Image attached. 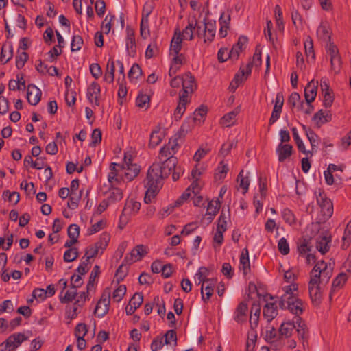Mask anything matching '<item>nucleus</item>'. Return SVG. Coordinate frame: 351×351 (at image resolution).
Wrapping results in <instances>:
<instances>
[{
    "instance_id": "obj_48",
    "label": "nucleus",
    "mask_w": 351,
    "mask_h": 351,
    "mask_svg": "<svg viewBox=\"0 0 351 351\" xmlns=\"http://www.w3.org/2000/svg\"><path fill=\"white\" fill-rule=\"evenodd\" d=\"M326 51L327 55L330 57V59L333 57L339 56V49L332 42L327 43L326 45Z\"/></svg>"
},
{
    "instance_id": "obj_37",
    "label": "nucleus",
    "mask_w": 351,
    "mask_h": 351,
    "mask_svg": "<svg viewBox=\"0 0 351 351\" xmlns=\"http://www.w3.org/2000/svg\"><path fill=\"white\" fill-rule=\"evenodd\" d=\"M100 274V268L98 265H95L89 277V280L86 285L87 292H88L92 287H94L95 278L99 276Z\"/></svg>"
},
{
    "instance_id": "obj_19",
    "label": "nucleus",
    "mask_w": 351,
    "mask_h": 351,
    "mask_svg": "<svg viewBox=\"0 0 351 351\" xmlns=\"http://www.w3.org/2000/svg\"><path fill=\"white\" fill-rule=\"evenodd\" d=\"M182 37L180 32L175 31L170 45V54L178 53L182 49Z\"/></svg>"
},
{
    "instance_id": "obj_40",
    "label": "nucleus",
    "mask_w": 351,
    "mask_h": 351,
    "mask_svg": "<svg viewBox=\"0 0 351 351\" xmlns=\"http://www.w3.org/2000/svg\"><path fill=\"white\" fill-rule=\"evenodd\" d=\"M77 295V288H72L67 290L63 297L60 296V302L62 304H66L73 301Z\"/></svg>"
},
{
    "instance_id": "obj_2",
    "label": "nucleus",
    "mask_w": 351,
    "mask_h": 351,
    "mask_svg": "<svg viewBox=\"0 0 351 351\" xmlns=\"http://www.w3.org/2000/svg\"><path fill=\"white\" fill-rule=\"evenodd\" d=\"M171 171L160 164L154 163L149 167L145 180V187L147 190L144 202L146 204L151 203L156 196L162 186V180L167 178Z\"/></svg>"
},
{
    "instance_id": "obj_61",
    "label": "nucleus",
    "mask_w": 351,
    "mask_h": 351,
    "mask_svg": "<svg viewBox=\"0 0 351 351\" xmlns=\"http://www.w3.org/2000/svg\"><path fill=\"white\" fill-rule=\"evenodd\" d=\"M88 332L87 326L84 323L78 324L75 328V335L77 338L84 337Z\"/></svg>"
},
{
    "instance_id": "obj_45",
    "label": "nucleus",
    "mask_w": 351,
    "mask_h": 351,
    "mask_svg": "<svg viewBox=\"0 0 351 351\" xmlns=\"http://www.w3.org/2000/svg\"><path fill=\"white\" fill-rule=\"evenodd\" d=\"M84 44V41L82 38L79 35H75L72 38L71 44V51H77L81 49L82 45Z\"/></svg>"
},
{
    "instance_id": "obj_54",
    "label": "nucleus",
    "mask_w": 351,
    "mask_h": 351,
    "mask_svg": "<svg viewBox=\"0 0 351 351\" xmlns=\"http://www.w3.org/2000/svg\"><path fill=\"white\" fill-rule=\"evenodd\" d=\"M331 70L335 73H339L341 67V60L339 56L330 59Z\"/></svg>"
},
{
    "instance_id": "obj_8",
    "label": "nucleus",
    "mask_w": 351,
    "mask_h": 351,
    "mask_svg": "<svg viewBox=\"0 0 351 351\" xmlns=\"http://www.w3.org/2000/svg\"><path fill=\"white\" fill-rule=\"evenodd\" d=\"M28 339V336L25 333H14L0 343V351H16V348Z\"/></svg>"
},
{
    "instance_id": "obj_46",
    "label": "nucleus",
    "mask_w": 351,
    "mask_h": 351,
    "mask_svg": "<svg viewBox=\"0 0 351 351\" xmlns=\"http://www.w3.org/2000/svg\"><path fill=\"white\" fill-rule=\"evenodd\" d=\"M228 213L226 216V214L223 212V210H222L221 213L218 219V223H217V230H220L222 231L226 230V226H227V219L230 218V213L229 210H228Z\"/></svg>"
},
{
    "instance_id": "obj_52",
    "label": "nucleus",
    "mask_w": 351,
    "mask_h": 351,
    "mask_svg": "<svg viewBox=\"0 0 351 351\" xmlns=\"http://www.w3.org/2000/svg\"><path fill=\"white\" fill-rule=\"evenodd\" d=\"M282 217L285 221L290 225L295 223V218L292 211L289 208H285L282 211Z\"/></svg>"
},
{
    "instance_id": "obj_63",
    "label": "nucleus",
    "mask_w": 351,
    "mask_h": 351,
    "mask_svg": "<svg viewBox=\"0 0 351 351\" xmlns=\"http://www.w3.org/2000/svg\"><path fill=\"white\" fill-rule=\"evenodd\" d=\"M68 236L70 239H77L80 235V227L77 224H71L68 228Z\"/></svg>"
},
{
    "instance_id": "obj_24",
    "label": "nucleus",
    "mask_w": 351,
    "mask_h": 351,
    "mask_svg": "<svg viewBox=\"0 0 351 351\" xmlns=\"http://www.w3.org/2000/svg\"><path fill=\"white\" fill-rule=\"evenodd\" d=\"M298 252L300 256H304L311 252L313 245L311 243V239L302 238L298 241Z\"/></svg>"
},
{
    "instance_id": "obj_26",
    "label": "nucleus",
    "mask_w": 351,
    "mask_h": 351,
    "mask_svg": "<svg viewBox=\"0 0 351 351\" xmlns=\"http://www.w3.org/2000/svg\"><path fill=\"white\" fill-rule=\"evenodd\" d=\"M313 119L316 121L317 125L319 126L330 121L332 120V114L330 112H324L323 110H319L314 114Z\"/></svg>"
},
{
    "instance_id": "obj_50",
    "label": "nucleus",
    "mask_w": 351,
    "mask_h": 351,
    "mask_svg": "<svg viewBox=\"0 0 351 351\" xmlns=\"http://www.w3.org/2000/svg\"><path fill=\"white\" fill-rule=\"evenodd\" d=\"M143 295L141 293H136L130 299L129 304L133 306L134 309H137L143 303Z\"/></svg>"
},
{
    "instance_id": "obj_17",
    "label": "nucleus",
    "mask_w": 351,
    "mask_h": 351,
    "mask_svg": "<svg viewBox=\"0 0 351 351\" xmlns=\"http://www.w3.org/2000/svg\"><path fill=\"white\" fill-rule=\"evenodd\" d=\"M294 322L296 323L295 328L298 337L303 341V345L304 346V342L307 341L308 337L306 324L300 317H294Z\"/></svg>"
},
{
    "instance_id": "obj_4",
    "label": "nucleus",
    "mask_w": 351,
    "mask_h": 351,
    "mask_svg": "<svg viewBox=\"0 0 351 351\" xmlns=\"http://www.w3.org/2000/svg\"><path fill=\"white\" fill-rule=\"evenodd\" d=\"M182 134L180 132L176 134L171 137L169 143L164 145L160 150L159 159L162 160L163 158L165 160L162 162L161 165L172 171L173 169L176 168L177 158L173 157V155L176 153L179 147L178 139L181 138Z\"/></svg>"
},
{
    "instance_id": "obj_57",
    "label": "nucleus",
    "mask_w": 351,
    "mask_h": 351,
    "mask_svg": "<svg viewBox=\"0 0 351 351\" xmlns=\"http://www.w3.org/2000/svg\"><path fill=\"white\" fill-rule=\"evenodd\" d=\"M99 252V250L97 249L95 245H90L86 248L85 254L82 257V259L86 258V261H89L90 258L96 256Z\"/></svg>"
},
{
    "instance_id": "obj_22",
    "label": "nucleus",
    "mask_w": 351,
    "mask_h": 351,
    "mask_svg": "<svg viewBox=\"0 0 351 351\" xmlns=\"http://www.w3.org/2000/svg\"><path fill=\"white\" fill-rule=\"evenodd\" d=\"M13 56V47L11 43L8 45L4 44L2 46L1 55H0V61L2 64H5L8 62Z\"/></svg>"
},
{
    "instance_id": "obj_15",
    "label": "nucleus",
    "mask_w": 351,
    "mask_h": 351,
    "mask_svg": "<svg viewBox=\"0 0 351 351\" xmlns=\"http://www.w3.org/2000/svg\"><path fill=\"white\" fill-rule=\"evenodd\" d=\"M293 151V146L289 144L280 143L276 147V154L278 156V161L283 162L286 159L289 158Z\"/></svg>"
},
{
    "instance_id": "obj_44",
    "label": "nucleus",
    "mask_w": 351,
    "mask_h": 351,
    "mask_svg": "<svg viewBox=\"0 0 351 351\" xmlns=\"http://www.w3.org/2000/svg\"><path fill=\"white\" fill-rule=\"evenodd\" d=\"M237 181L239 182V186L243 189V193H245L249 188L250 180L247 176H243V170H241L238 175Z\"/></svg>"
},
{
    "instance_id": "obj_64",
    "label": "nucleus",
    "mask_w": 351,
    "mask_h": 351,
    "mask_svg": "<svg viewBox=\"0 0 351 351\" xmlns=\"http://www.w3.org/2000/svg\"><path fill=\"white\" fill-rule=\"evenodd\" d=\"M101 141V132L99 129H94L91 134L90 146H95L97 144L100 143Z\"/></svg>"
},
{
    "instance_id": "obj_55",
    "label": "nucleus",
    "mask_w": 351,
    "mask_h": 351,
    "mask_svg": "<svg viewBox=\"0 0 351 351\" xmlns=\"http://www.w3.org/2000/svg\"><path fill=\"white\" fill-rule=\"evenodd\" d=\"M278 248L279 252L283 255H287L289 253V245L285 238L282 237L279 240Z\"/></svg>"
},
{
    "instance_id": "obj_39",
    "label": "nucleus",
    "mask_w": 351,
    "mask_h": 351,
    "mask_svg": "<svg viewBox=\"0 0 351 351\" xmlns=\"http://www.w3.org/2000/svg\"><path fill=\"white\" fill-rule=\"evenodd\" d=\"M149 97L147 95L140 93L136 99V104L138 107L147 109L149 106Z\"/></svg>"
},
{
    "instance_id": "obj_36",
    "label": "nucleus",
    "mask_w": 351,
    "mask_h": 351,
    "mask_svg": "<svg viewBox=\"0 0 351 351\" xmlns=\"http://www.w3.org/2000/svg\"><path fill=\"white\" fill-rule=\"evenodd\" d=\"M292 134L294 141H295V143L297 145L298 149L299 151L302 152V153L305 154H310L311 156H312V154L310 151H306L305 149V145L302 141V140L300 138L298 130L296 128H293L291 129Z\"/></svg>"
},
{
    "instance_id": "obj_41",
    "label": "nucleus",
    "mask_w": 351,
    "mask_h": 351,
    "mask_svg": "<svg viewBox=\"0 0 351 351\" xmlns=\"http://www.w3.org/2000/svg\"><path fill=\"white\" fill-rule=\"evenodd\" d=\"M29 56L27 53L23 51L19 53V49H18V54L16 56V66L18 69H22L25 62L28 60Z\"/></svg>"
},
{
    "instance_id": "obj_5",
    "label": "nucleus",
    "mask_w": 351,
    "mask_h": 351,
    "mask_svg": "<svg viewBox=\"0 0 351 351\" xmlns=\"http://www.w3.org/2000/svg\"><path fill=\"white\" fill-rule=\"evenodd\" d=\"M119 170L122 171L121 178L123 181L130 182L133 180L140 173L141 167L136 163L133 162L131 154H125L123 161L118 165Z\"/></svg>"
},
{
    "instance_id": "obj_20",
    "label": "nucleus",
    "mask_w": 351,
    "mask_h": 351,
    "mask_svg": "<svg viewBox=\"0 0 351 351\" xmlns=\"http://www.w3.org/2000/svg\"><path fill=\"white\" fill-rule=\"evenodd\" d=\"M164 134L161 131V128L160 127H157L150 134L149 147L154 148L158 145L161 143Z\"/></svg>"
},
{
    "instance_id": "obj_18",
    "label": "nucleus",
    "mask_w": 351,
    "mask_h": 351,
    "mask_svg": "<svg viewBox=\"0 0 351 351\" xmlns=\"http://www.w3.org/2000/svg\"><path fill=\"white\" fill-rule=\"evenodd\" d=\"M241 106H238L232 111L226 114L220 121L222 125L225 127H230L233 125L236 121V117L241 112Z\"/></svg>"
},
{
    "instance_id": "obj_33",
    "label": "nucleus",
    "mask_w": 351,
    "mask_h": 351,
    "mask_svg": "<svg viewBox=\"0 0 351 351\" xmlns=\"http://www.w3.org/2000/svg\"><path fill=\"white\" fill-rule=\"evenodd\" d=\"M208 282L209 284L205 287L204 283L201 286L202 299L204 302H208L213 293L214 283L213 280Z\"/></svg>"
},
{
    "instance_id": "obj_13",
    "label": "nucleus",
    "mask_w": 351,
    "mask_h": 351,
    "mask_svg": "<svg viewBox=\"0 0 351 351\" xmlns=\"http://www.w3.org/2000/svg\"><path fill=\"white\" fill-rule=\"evenodd\" d=\"M42 95L41 90L34 84H29L27 86V99L29 104L36 106L40 101Z\"/></svg>"
},
{
    "instance_id": "obj_16",
    "label": "nucleus",
    "mask_w": 351,
    "mask_h": 351,
    "mask_svg": "<svg viewBox=\"0 0 351 351\" xmlns=\"http://www.w3.org/2000/svg\"><path fill=\"white\" fill-rule=\"evenodd\" d=\"M248 306L245 302H240L234 312V319L237 323H243L246 321Z\"/></svg>"
},
{
    "instance_id": "obj_27",
    "label": "nucleus",
    "mask_w": 351,
    "mask_h": 351,
    "mask_svg": "<svg viewBox=\"0 0 351 351\" xmlns=\"http://www.w3.org/2000/svg\"><path fill=\"white\" fill-rule=\"evenodd\" d=\"M317 34L319 39L329 43L331 41V32L330 28L323 23H322L317 28Z\"/></svg>"
},
{
    "instance_id": "obj_34",
    "label": "nucleus",
    "mask_w": 351,
    "mask_h": 351,
    "mask_svg": "<svg viewBox=\"0 0 351 351\" xmlns=\"http://www.w3.org/2000/svg\"><path fill=\"white\" fill-rule=\"evenodd\" d=\"M110 240V234L106 232H104L100 235L99 241L97 242H96L94 245L99 251L101 250V254H102L104 250L108 246Z\"/></svg>"
},
{
    "instance_id": "obj_31",
    "label": "nucleus",
    "mask_w": 351,
    "mask_h": 351,
    "mask_svg": "<svg viewBox=\"0 0 351 351\" xmlns=\"http://www.w3.org/2000/svg\"><path fill=\"white\" fill-rule=\"evenodd\" d=\"M205 29H206V38L204 39V41L206 42L208 40L209 42H211L215 36L216 32V27H215V21H205Z\"/></svg>"
},
{
    "instance_id": "obj_11",
    "label": "nucleus",
    "mask_w": 351,
    "mask_h": 351,
    "mask_svg": "<svg viewBox=\"0 0 351 351\" xmlns=\"http://www.w3.org/2000/svg\"><path fill=\"white\" fill-rule=\"evenodd\" d=\"M101 88L99 84L96 82H92L87 88V98L88 101L98 106L99 105V97L100 96Z\"/></svg>"
},
{
    "instance_id": "obj_12",
    "label": "nucleus",
    "mask_w": 351,
    "mask_h": 351,
    "mask_svg": "<svg viewBox=\"0 0 351 351\" xmlns=\"http://www.w3.org/2000/svg\"><path fill=\"white\" fill-rule=\"evenodd\" d=\"M318 81L311 80L304 88V97L306 102L314 101L317 93Z\"/></svg>"
},
{
    "instance_id": "obj_62",
    "label": "nucleus",
    "mask_w": 351,
    "mask_h": 351,
    "mask_svg": "<svg viewBox=\"0 0 351 351\" xmlns=\"http://www.w3.org/2000/svg\"><path fill=\"white\" fill-rule=\"evenodd\" d=\"M3 197H8V201L13 202L16 204L20 200V195L18 192H10L9 191H5L3 193Z\"/></svg>"
},
{
    "instance_id": "obj_25",
    "label": "nucleus",
    "mask_w": 351,
    "mask_h": 351,
    "mask_svg": "<svg viewBox=\"0 0 351 351\" xmlns=\"http://www.w3.org/2000/svg\"><path fill=\"white\" fill-rule=\"evenodd\" d=\"M302 128L306 132V135L311 143L312 150L310 151L313 154V152L316 151V147L318 145L319 137L311 129L308 128L306 125H302Z\"/></svg>"
},
{
    "instance_id": "obj_42",
    "label": "nucleus",
    "mask_w": 351,
    "mask_h": 351,
    "mask_svg": "<svg viewBox=\"0 0 351 351\" xmlns=\"http://www.w3.org/2000/svg\"><path fill=\"white\" fill-rule=\"evenodd\" d=\"M78 256L79 254L77 248H69L65 251L63 258L65 262H72L77 259Z\"/></svg>"
},
{
    "instance_id": "obj_53",
    "label": "nucleus",
    "mask_w": 351,
    "mask_h": 351,
    "mask_svg": "<svg viewBox=\"0 0 351 351\" xmlns=\"http://www.w3.org/2000/svg\"><path fill=\"white\" fill-rule=\"evenodd\" d=\"M229 171V168L227 164H225L223 161L220 162L217 167V173L215 174V178L217 179H223Z\"/></svg>"
},
{
    "instance_id": "obj_30",
    "label": "nucleus",
    "mask_w": 351,
    "mask_h": 351,
    "mask_svg": "<svg viewBox=\"0 0 351 351\" xmlns=\"http://www.w3.org/2000/svg\"><path fill=\"white\" fill-rule=\"evenodd\" d=\"M109 305L106 299L99 300L95 309V314L99 317H103L109 311Z\"/></svg>"
},
{
    "instance_id": "obj_49",
    "label": "nucleus",
    "mask_w": 351,
    "mask_h": 351,
    "mask_svg": "<svg viewBox=\"0 0 351 351\" xmlns=\"http://www.w3.org/2000/svg\"><path fill=\"white\" fill-rule=\"evenodd\" d=\"M304 49H305V53L307 57H309L311 56V58L313 59H315V52L313 49V43L312 39L308 37L305 41H304Z\"/></svg>"
},
{
    "instance_id": "obj_23",
    "label": "nucleus",
    "mask_w": 351,
    "mask_h": 351,
    "mask_svg": "<svg viewBox=\"0 0 351 351\" xmlns=\"http://www.w3.org/2000/svg\"><path fill=\"white\" fill-rule=\"evenodd\" d=\"M295 328H296V323L294 322V319L292 322H283L281 324L279 329L280 335L287 338L291 335Z\"/></svg>"
},
{
    "instance_id": "obj_51",
    "label": "nucleus",
    "mask_w": 351,
    "mask_h": 351,
    "mask_svg": "<svg viewBox=\"0 0 351 351\" xmlns=\"http://www.w3.org/2000/svg\"><path fill=\"white\" fill-rule=\"evenodd\" d=\"M142 74V70L138 64H134L128 72L130 80L138 79Z\"/></svg>"
},
{
    "instance_id": "obj_21",
    "label": "nucleus",
    "mask_w": 351,
    "mask_h": 351,
    "mask_svg": "<svg viewBox=\"0 0 351 351\" xmlns=\"http://www.w3.org/2000/svg\"><path fill=\"white\" fill-rule=\"evenodd\" d=\"M123 198V191L121 189L114 186V185H110L109 195L106 200L110 204L115 203L121 200Z\"/></svg>"
},
{
    "instance_id": "obj_29",
    "label": "nucleus",
    "mask_w": 351,
    "mask_h": 351,
    "mask_svg": "<svg viewBox=\"0 0 351 351\" xmlns=\"http://www.w3.org/2000/svg\"><path fill=\"white\" fill-rule=\"evenodd\" d=\"M347 276L345 273H340L334 280L332 285V289L330 293V298L332 297V293L337 289L341 288L347 281Z\"/></svg>"
},
{
    "instance_id": "obj_59",
    "label": "nucleus",
    "mask_w": 351,
    "mask_h": 351,
    "mask_svg": "<svg viewBox=\"0 0 351 351\" xmlns=\"http://www.w3.org/2000/svg\"><path fill=\"white\" fill-rule=\"evenodd\" d=\"M132 252L134 254L135 258L137 261H140L147 253L146 248L143 245H138L136 246Z\"/></svg>"
},
{
    "instance_id": "obj_1",
    "label": "nucleus",
    "mask_w": 351,
    "mask_h": 351,
    "mask_svg": "<svg viewBox=\"0 0 351 351\" xmlns=\"http://www.w3.org/2000/svg\"><path fill=\"white\" fill-rule=\"evenodd\" d=\"M332 274L331 264H326L324 261L316 263L311 271V279L308 282V293L312 304L319 306L322 300V291L320 284L327 282Z\"/></svg>"
},
{
    "instance_id": "obj_60",
    "label": "nucleus",
    "mask_w": 351,
    "mask_h": 351,
    "mask_svg": "<svg viewBox=\"0 0 351 351\" xmlns=\"http://www.w3.org/2000/svg\"><path fill=\"white\" fill-rule=\"evenodd\" d=\"M206 113L207 108L206 106H202L199 108H197L193 113L194 121H201L202 119L206 116Z\"/></svg>"
},
{
    "instance_id": "obj_35",
    "label": "nucleus",
    "mask_w": 351,
    "mask_h": 351,
    "mask_svg": "<svg viewBox=\"0 0 351 351\" xmlns=\"http://www.w3.org/2000/svg\"><path fill=\"white\" fill-rule=\"evenodd\" d=\"M240 269L243 270L245 275L247 274V270L250 269L249 254L247 248H244L242 250L240 256Z\"/></svg>"
},
{
    "instance_id": "obj_3",
    "label": "nucleus",
    "mask_w": 351,
    "mask_h": 351,
    "mask_svg": "<svg viewBox=\"0 0 351 351\" xmlns=\"http://www.w3.org/2000/svg\"><path fill=\"white\" fill-rule=\"evenodd\" d=\"M182 89L179 95V103L175 110L174 115L176 120L180 119L186 110L188 103V95L191 94L196 89L195 77L190 72L183 75Z\"/></svg>"
},
{
    "instance_id": "obj_38",
    "label": "nucleus",
    "mask_w": 351,
    "mask_h": 351,
    "mask_svg": "<svg viewBox=\"0 0 351 351\" xmlns=\"http://www.w3.org/2000/svg\"><path fill=\"white\" fill-rule=\"evenodd\" d=\"M208 275V270L205 267H201L196 274V276L198 279V285H202L204 282H208L211 281V280L207 278V276Z\"/></svg>"
},
{
    "instance_id": "obj_10",
    "label": "nucleus",
    "mask_w": 351,
    "mask_h": 351,
    "mask_svg": "<svg viewBox=\"0 0 351 351\" xmlns=\"http://www.w3.org/2000/svg\"><path fill=\"white\" fill-rule=\"evenodd\" d=\"M331 245V235L328 232L319 234L316 241V248L322 254L328 252Z\"/></svg>"
},
{
    "instance_id": "obj_47",
    "label": "nucleus",
    "mask_w": 351,
    "mask_h": 351,
    "mask_svg": "<svg viewBox=\"0 0 351 351\" xmlns=\"http://www.w3.org/2000/svg\"><path fill=\"white\" fill-rule=\"evenodd\" d=\"M220 207V202L219 201H215V202H210L208 204L207 206V215H211L213 217L218 213Z\"/></svg>"
},
{
    "instance_id": "obj_56",
    "label": "nucleus",
    "mask_w": 351,
    "mask_h": 351,
    "mask_svg": "<svg viewBox=\"0 0 351 351\" xmlns=\"http://www.w3.org/2000/svg\"><path fill=\"white\" fill-rule=\"evenodd\" d=\"M193 23L189 22V25L183 30L182 35V38L191 40L193 38Z\"/></svg>"
},
{
    "instance_id": "obj_7",
    "label": "nucleus",
    "mask_w": 351,
    "mask_h": 351,
    "mask_svg": "<svg viewBox=\"0 0 351 351\" xmlns=\"http://www.w3.org/2000/svg\"><path fill=\"white\" fill-rule=\"evenodd\" d=\"M317 202L321 209L322 220L328 219L333 214V204L331 200L326 197L324 191L318 189L315 191Z\"/></svg>"
},
{
    "instance_id": "obj_43",
    "label": "nucleus",
    "mask_w": 351,
    "mask_h": 351,
    "mask_svg": "<svg viewBox=\"0 0 351 351\" xmlns=\"http://www.w3.org/2000/svg\"><path fill=\"white\" fill-rule=\"evenodd\" d=\"M126 293V286L119 285L112 293V299L116 302H120Z\"/></svg>"
},
{
    "instance_id": "obj_58",
    "label": "nucleus",
    "mask_w": 351,
    "mask_h": 351,
    "mask_svg": "<svg viewBox=\"0 0 351 351\" xmlns=\"http://www.w3.org/2000/svg\"><path fill=\"white\" fill-rule=\"evenodd\" d=\"M82 191H80L79 195H70L69 202L67 203V206L70 209L74 210L78 206V202L81 198Z\"/></svg>"
},
{
    "instance_id": "obj_9",
    "label": "nucleus",
    "mask_w": 351,
    "mask_h": 351,
    "mask_svg": "<svg viewBox=\"0 0 351 351\" xmlns=\"http://www.w3.org/2000/svg\"><path fill=\"white\" fill-rule=\"evenodd\" d=\"M268 299L273 300L274 297L270 294L264 296L266 304L263 307V316L268 322H271L278 315V308L276 302H269Z\"/></svg>"
},
{
    "instance_id": "obj_14",
    "label": "nucleus",
    "mask_w": 351,
    "mask_h": 351,
    "mask_svg": "<svg viewBox=\"0 0 351 351\" xmlns=\"http://www.w3.org/2000/svg\"><path fill=\"white\" fill-rule=\"evenodd\" d=\"M118 165H120V163L112 162L110 166V172L108 176V180L110 185L119 184L123 181V179L121 178V173H123L121 170H119Z\"/></svg>"
},
{
    "instance_id": "obj_6",
    "label": "nucleus",
    "mask_w": 351,
    "mask_h": 351,
    "mask_svg": "<svg viewBox=\"0 0 351 351\" xmlns=\"http://www.w3.org/2000/svg\"><path fill=\"white\" fill-rule=\"evenodd\" d=\"M279 307L282 309H289L291 313L295 315V317H300L299 315L303 313L302 300L296 296H290L289 294H284L281 296Z\"/></svg>"
},
{
    "instance_id": "obj_28",
    "label": "nucleus",
    "mask_w": 351,
    "mask_h": 351,
    "mask_svg": "<svg viewBox=\"0 0 351 351\" xmlns=\"http://www.w3.org/2000/svg\"><path fill=\"white\" fill-rule=\"evenodd\" d=\"M149 12L146 14H143L140 25V33L143 39H146L149 36Z\"/></svg>"
},
{
    "instance_id": "obj_32",
    "label": "nucleus",
    "mask_w": 351,
    "mask_h": 351,
    "mask_svg": "<svg viewBox=\"0 0 351 351\" xmlns=\"http://www.w3.org/2000/svg\"><path fill=\"white\" fill-rule=\"evenodd\" d=\"M140 208V202L131 199L126 202L123 210L124 213H128V215H134L138 212Z\"/></svg>"
}]
</instances>
